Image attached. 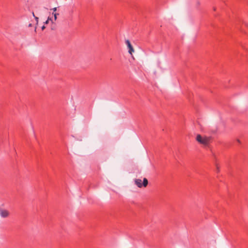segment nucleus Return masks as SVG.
I'll use <instances>...</instances> for the list:
<instances>
[{
    "instance_id": "nucleus-7",
    "label": "nucleus",
    "mask_w": 248,
    "mask_h": 248,
    "mask_svg": "<svg viewBox=\"0 0 248 248\" xmlns=\"http://www.w3.org/2000/svg\"><path fill=\"white\" fill-rule=\"evenodd\" d=\"M55 29H56V26H55V24L54 23L52 25L51 29L52 30H55Z\"/></svg>"
},
{
    "instance_id": "nucleus-4",
    "label": "nucleus",
    "mask_w": 248,
    "mask_h": 248,
    "mask_svg": "<svg viewBox=\"0 0 248 248\" xmlns=\"http://www.w3.org/2000/svg\"><path fill=\"white\" fill-rule=\"evenodd\" d=\"M0 216L2 218L8 217L10 216V212L6 209H0Z\"/></svg>"
},
{
    "instance_id": "nucleus-10",
    "label": "nucleus",
    "mask_w": 248,
    "mask_h": 248,
    "mask_svg": "<svg viewBox=\"0 0 248 248\" xmlns=\"http://www.w3.org/2000/svg\"><path fill=\"white\" fill-rule=\"evenodd\" d=\"M42 28V30H45V29L46 27L44 25V26H43L42 27V28Z\"/></svg>"
},
{
    "instance_id": "nucleus-11",
    "label": "nucleus",
    "mask_w": 248,
    "mask_h": 248,
    "mask_svg": "<svg viewBox=\"0 0 248 248\" xmlns=\"http://www.w3.org/2000/svg\"><path fill=\"white\" fill-rule=\"evenodd\" d=\"M197 4L198 5H199L200 4V2L199 1H197Z\"/></svg>"
},
{
    "instance_id": "nucleus-6",
    "label": "nucleus",
    "mask_w": 248,
    "mask_h": 248,
    "mask_svg": "<svg viewBox=\"0 0 248 248\" xmlns=\"http://www.w3.org/2000/svg\"><path fill=\"white\" fill-rule=\"evenodd\" d=\"M52 15L54 16V20H53L55 22L57 19V16L59 15V14L53 12Z\"/></svg>"
},
{
    "instance_id": "nucleus-5",
    "label": "nucleus",
    "mask_w": 248,
    "mask_h": 248,
    "mask_svg": "<svg viewBox=\"0 0 248 248\" xmlns=\"http://www.w3.org/2000/svg\"><path fill=\"white\" fill-rule=\"evenodd\" d=\"M50 21L51 22L52 24L54 23L53 19L50 17H48L47 19L44 22V24H48Z\"/></svg>"
},
{
    "instance_id": "nucleus-3",
    "label": "nucleus",
    "mask_w": 248,
    "mask_h": 248,
    "mask_svg": "<svg viewBox=\"0 0 248 248\" xmlns=\"http://www.w3.org/2000/svg\"><path fill=\"white\" fill-rule=\"evenodd\" d=\"M125 44L127 45V48L128 49V53L129 54L131 55L132 58L133 60L135 59L134 57L133 56V53L135 52V50L132 46L130 41L128 39L125 40Z\"/></svg>"
},
{
    "instance_id": "nucleus-2",
    "label": "nucleus",
    "mask_w": 248,
    "mask_h": 248,
    "mask_svg": "<svg viewBox=\"0 0 248 248\" xmlns=\"http://www.w3.org/2000/svg\"><path fill=\"white\" fill-rule=\"evenodd\" d=\"M210 140V137H202L200 135H197L196 136V140L201 144L204 145H207Z\"/></svg>"
},
{
    "instance_id": "nucleus-1",
    "label": "nucleus",
    "mask_w": 248,
    "mask_h": 248,
    "mask_svg": "<svg viewBox=\"0 0 248 248\" xmlns=\"http://www.w3.org/2000/svg\"><path fill=\"white\" fill-rule=\"evenodd\" d=\"M134 182L139 188L146 187L148 184V181L146 178H144L143 181L139 178L135 179Z\"/></svg>"
},
{
    "instance_id": "nucleus-13",
    "label": "nucleus",
    "mask_w": 248,
    "mask_h": 248,
    "mask_svg": "<svg viewBox=\"0 0 248 248\" xmlns=\"http://www.w3.org/2000/svg\"><path fill=\"white\" fill-rule=\"evenodd\" d=\"M32 16H33L34 17V16H35V15H34V13H32Z\"/></svg>"
},
{
    "instance_id": "nucleus-14",
    "label": "nucleus",
    "mask_w": 248,
    "mask_h": 248,
    "mask_svg": "<svg viewBox=\"0 0 248 248\" xmlns=\"http://www.w3.org/2000/svg\"><path fill=\"white\" fill-rule=\"evenodd\" d=\"M35 32L36 31V27H35Z\"/></svg>"
},
{
    "instance_id": "nucleus-9",
    "label": "nucleus",
    "mask_w": 248,
    "mask_h": 248,
    "mask_svg": "<svg viewBox=\"0 0 248 248\" xmlns=\"http://www.w3.org/2000/svg\"><path fill=\"white\" fill-rule=\"evenodd\" d=\"M57 8L54 7L52 9V10L53 11L54 13H55L57 11Z\"/></svg>"
},
{
    "instance_id": "nucleus-12",
    "label": "nucleus",
    "mask_w": 248,
    "mask_h": 248,
    "mask_svg": "<svg viewBox=\"0 0 248 248\" xmlns=\"http://www.w3.org/2000/svg\"><path fill=\"white\" fill-rule=\"evenodd\" d=\"M31 26H32V24H30L29 25V27H31Z\"/></svg>"
},
{
    "instance_id": "nucleus-8",
    "label": "nucleus",
    "mask_w": 248,
    "mask_h": 248,
    "mask_svg": "<svg viewBox=\"0 0 248 248\" xmlns=\"http://www.w3.org/2000/svg\"><path fill=\"white\" fill-rule=\"evenodd\" d=\"M34 18H35V20L36 21V25H38V19H39V18L37 16H34Z\"/></svg>"
}]
</instances>
